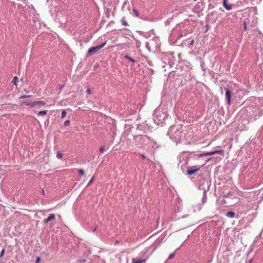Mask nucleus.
<instances>
[{
  "label": "nucleus",
  "instance_id": "nucleus-1",
  "mask_svg": "<svg viewBox=\"0 0 263 263\" xmlns=\"http://www.w3.org/2000/svg\"><path fill=\"white\" fill-rule=\"evenodd\" d=\"M153 115L155 123L161 126L165 124V121L168 117L165 109H157L155 110Z\"/></svg>",
  "mask_w": 263,
  "mask_h": 263
},
{
  "label": "nucleus",
  "instance_id": "nucleus-2",
  "mask_svg": "<svg viewBox=\"0 0 263 263\" xmlns=\"http://www.w3.org/2000/svg\"><path fill=\"white\" fill-rule=\"evenodd\" d=\"M182 133V130L181 125H173L170 127L167 135L173 141L178 143L181 142Z\"/></svg>",
  "mask_w": 263,
  "mask_h": 263
},
{
  "label": "nucleus",
  "instance_id": "nucleus-3",
  "mask_svg": "<svg viewBox=\"0 0 263 263\" xmlns=\"http://www.w3.org/2000/svg\"><path fill=\"white\" fill-rule=\"evenodd\" d=\"M133 140L136 145L144 147L148 145L150 140L149 136L139 134L134 136Z\"/></svg>",
  "mask_w": 263,
  "mask_h": 263
},
{
  "label": "nucleus",
  "instance_id": "nucleus-4",
  "mask_svg": "<svg viewBox=\"0 0 263 263\" xmlns=\"http://www.w3.org/2000/svg\"><path fill=\"white\" fill-rule=\"evenodd\" d=\"M179 160L180 163L179 166L180 167L182 172L185 173L186 170H187V167L190 166L188 165L189 158L187 156H182L179 158Z\"/></svg>",
  "mask_w": 263,
  "mask_h": 263
},
{
  "label": "nucleus",
  "instance_id": "nucleus-5",
  "mask_svg": "<svg viewBox=\"0 0 263 263\" xmlns=\"http://www.w3.org/2000/svg\"><path fill=\"white\" fill-rule=\"evenodd\" d=\"M210 185V181L208 179L203 178L200 182L198 189L202 190L204 192H206L209 190Z\"/></svg>",
  "mask_w": 263,
  "mask_h": 263
},
{
  "label": "nucleus",
  "instance_id": "nucleus-6",
  "mask_svg": "<svg viewBox=\"0 0 263 263\" xmlns=\"http://www.w3.org/2000/svg\"><path fill=\"white\" fill-rule=\"evenodd\" d=\"M107 41H105L103 44L100 45H98L96 46H93L90 48L87 53V57H90L92 55L96 54L101 48L104 47L106 44Z\"/></svg>",
  "mask_w": 263,
  "mask_h": 263
},
{
  "label": "nucleus",
  "instance_id": "nucleus-7",
  "mask_svg": "<svg viewBox=\"0 0 263 263\" xmlns=\"http://www.w3.org/2000/svg\"><path fill=\"white\" fill-rule=\"evenodd\" d=\"M201 168V166L195 165L192 166H188L187 170H186L185 173L187 175L191 176L195 174Z\"/></svg>",
  "mask_w": 263,
  "mask_h": 263
},
{
  "label": "nucleus",
  "instance_id": "nucleus-8",
  "mask_svg": "<svg viewBox=\"0 0 263 263\" xmlns=\"http://www.w3.org/2000/svg\"><path fill=\"white\" fill-rule=\"evenodd\" d=\"M164 237L162 236L158 237L157 240L150 246V248L153 250H155L160 244L162 242L164 239Z\"/></svg>",
  "mask_w": 263,
  "mask_h": 263
},
{
  "label": "nucleus",
  "instance_id": "nucleus-9",
  "mask_svg": "<svg viewBox=\"0 0 263 263\" xmlns=\"http://www.w3.org/2000/svg\"><path fill=\"white\" fill-rule=\"evenodd\" d=\"M226 90V98L229 105L231 104V98H232V91L230 90L229 86L224 88Z\"/></svg>",
  "mask_w": 263,
  "mask_h": 263
},
{
  "label": "nucleus",
  "instance_id": "nucleus-10",
  "mask_svg": "<svg viewBox=\"0 0 263 263\" xmlns=\"http://www.w3.org/2000/svg\"><path fill=\"white\" fill-rule=\"evenodd\" d=\"M222 153H223V151L221 150V149H220V150H216V151H212V152L198 154L197 155V156H198V157H203V156H210V155H214V154H215Z\"/></svg>",
  "mask_w": 263,
  "mask_h": 263
},
{
  "label": "nucleus",
  "instance_id": "nucleus-11",
  "mask_svg": "<svg viewBox=\"0 0 263 263\" xmlns=\"http://www.w3.org/2000/svg\"><path fill=\"white\" fill-rule=\"evenodd\" d=\"M149 141L148 142L147 146L148 148L155 149L158 147V144L156 141L149 137Z\"/></svg>",
  "mask_w": 263,
  "mask_h": 263
},
{
  "label": "nucleus",
  "instance_id": "nucleus-12",
  "mask_svg": "<svg viewBox=\"0 0 263 263\" xmlns=\"http://www.w3.org/2000/svg\"><path fill=\"white\" fill-rule=\"evenodd\" d=\"M223 6L228 11L232 10L233 8L236 7L235 4H231L228 3L227 0H223Z\"/></svg>",
  "mask_w": 263,
  "mask_h": 263
},
{
  "label": "nucleus",
  "instance_id": "nucleus-13",
  "mask_svg": "<svg viewBox=\"0 0 263 263\" xmlns=\"http://www.w3.org/2000/svg\"><path fill=\"white\" fill-rule=\"evenodd\" d=\"M55 218V215L53 214H50L47 219L43 221L44 224L47 223L48 222L54 220Z\"/></svg>",
  "mask_w": 263,
  "mask_h": 263
},
{
  "label": "nucleus",
  "instance_id": "nucleus-14",
  "mask_svg": "<svg viewBox=\"0 0 263 263\" xmlns=\"http://www.w3.org/2000/svg\"><path fill=\"white\" fill-rule=\"evenodd\" d=\"M184 44L186 46H188L189 47H191L193 46L194 44V40L193 39H188L185 40L184 42Z\"/></svg>",
  "mask_w": 263,
  "mask_h": 263
},
{
  "label": "nucleus",
  "instance_id": "nucleus-15",
  "mask_svg": "<svg viewBox=\"0 0 263 263\" xmlns=\"http://www.w3.org/2000/svg\"><path fill=\"white\" fill-rule=\"evenodd\" d=\"M136 129L145 133L147 128L145 125L138 124L136 127Z\"/></svg>",
  "mask_w": 263,
  "mask_h": 263
},
{
  "label": "nucleus",
  "instance_id": "nucleus-16",
  "mask_svg": "<svg viewBox=\"0 0 263 263\" xmlns=\"http://www.w3.org/2000/svg\"><path fill=\"white\" fill-rule=\"evenodd\" d=\"M34 106H37V105H40V106H45L46 104V103L44 101H32V104Z\"/></svg>",
  "mask_w": 263,
  "mask_h": 263
},
{
  "label": "nucleus",
  "instance_id": "nucleus-17",
  "mask_svg": "<svg viewBox=\"0 0 263 263\" xmlns=\"http://www.w3.org/2000/svg\"><path fill=\"white\" fill-rule=\"evenodd\" d=\"M262 114V112L261 110L258 111V113L255 115L253 117H252L251 120H253V121H255L258 118H259L261 115Z\"/></svg>",
  "mask_w": 263,
  "mask_h": 263
},
{
  "label": "nucleus",
  "instance_id": "nucleus-18",
  "mask_svg": "<svg viewBox=\"0 0 263 263\" xmlns=\"http://www.w3.org/2000/svg\"><path fill=\"white\" fill-rule=\"evenodd\" d=\"M124 58L129 60V61L132 62V63H136L138 61V60H135L132 58H131L130 57H129L128 55H125L124 56Z\"/></svg>",
  "mask_w": 263,
  "mask_h": 263
},
{
  "label": "nucleus",
  "instance_id": "nucleus-19",
  "mask_svg": "<svg viewBox=\"0 0 263 263\" xmlns=\"http://www.w3.org/2000/svg\"><path fill=\"white\" fill-rule=\"evenodd\" d=\"M235 215V213L232 211L228 212L226 214V216L229 218H234Z\"/></svg>",
  "mask_w": 263,
  "mask_h": 263
},
{
  "label": "nucleus",
  "instance_id": "nucleus-20",
  "mask_svg": "<svg viewBox=\"0 0 263 263\" xmlns=\"http://www.w3.org/2000/svg\"><path fill=\"white\" fill-rule=\"evenodd\" d=\"M145 261V259H138V260H135V259H133V262L132 263H143V262H144Z\"/></svg>",
  "mask_w": 263,
  "mask_h": 263
},
{
  "label": "nucleus",
  "instance_id": "nucleus-21",
  "mask_svg": "<svg viewBox=\"0 0 263 263\" xmlns=\"http://www.w3.org/2000/svg\"><path fill=\"white\" fill-rule=\"evenodd\" d=\"M134 40L136 42V46L137 48H139L140 46H141V43L140 41H139L138 40L135 39V38H134Z\"/></svg>",
  "mask_w": 263,
  "mask_h": 263
},
{
  "label": "nucleus",
  "instance_id": "nucleus-22",
  "mask_svg": "<svg viewBox=\"0 0 263 263\" xmlns=\"http://www.w3.org/2000/svg\"><path fill=\"white\" fill-rule=\"evenodd\" d=\"M56 157L59 159H61L63 158V154L59 151L57 153Z\"/></svg>",
  "mask_w": 263,
  "mask_h": 263
},
{
  "label": "nucleus",
  "instance_id": "nucleus-23",
  "mask_svg": "<svg viewBox=\"0 0 263 263\" xmlns=\"http://www.w3.org/2000/svg\"><path fill=\"white\" fill-rule=\"evenodd\" d=\"M47 110H41V111H40L39 112H38V116H44V115H45L47 114Z\"/></svg>",
  "mask_w": 263,
  "mask_h": 263
},
{
  "label": "nucleus",
  "instance_id": "nucleus-24",
  "mask_svg": "<svg viewBox=\"0 0 263 263\" xmlns=\"http://www.w3.org/2000/svg\"><path fill=\"white\" fill-rule=\"evenodd\" d=\"M153 43V41H151L149 42H146V47L149 50H150L151 45H152Z\"/></svg>",
  "mask_w": 263,
  "mask_h": 263
},
{
  "label": "nucleus",
  "instance_id": "nucleus-25",
  "mask_svg": "<svg viewBox=\"0 0 263 263\" xmlns=\"http://www.w3.org/2000/svg\"><path fill=\"white\" fill-rule=\"evenodd\" d=\"M121 22L122 23V24L123 25H124V26H128V24L127 23V22L125 20V17H123L121 20Z\"/></svg>",
  "mask_w": 263,
  "mask_h": 263
},
{
  "label": "nucleus",
  "instance_id": "nucleus-26",
  "mask_svg": "<svg viewBox=\"0 0 263 263\" xmlns=\"http://www.w3.org/2000/svg\"><path fill=\"white\" fill-rule=\"evenodd\" d=\"M206 192H203V197H202V202H203V203L206 202V201L207 200V197H206Z\"/></svg>",
  "mask_w": 263,
  "mask_h": 263
},
{
  "label": "nucleus",
  "instance_id": "nucleus-27",
  "mask_svg": "<svg viewBox=\"0 0 263 263\" xmlns=\"http://www.w3.org/2000/svg\"><path fill=\"white\" fill-rule=\"evenodd\" d=\"M133 12L136 16H137V17L139 16V13L137 9H134L133 10Z\"/></svg>",
  "mask_w": 263,
  "mask_h": 263
},
{
  "label": "nucleus",
  "instance_id": "nucleus-28",
  "mask_svg": "<svg viewBox=\"0 0 263 263\" xmlns=\"http://www.w3.org/2000/svg\"><path fill=\"white\" fill-rule=\"evenodd\" d=\"M24 103L25 104H26L27 105H30L31 107H34V105H33L32 104V102H30V101H25L24 102Z\"/></svg>",
  "mask_w": 263,
  "mask_h": 263
},
{
  "label": "nucleus",
  "instance_id": "nucleus-29",
  "mask_svg": "<svg viewBox=\"0 0 263 263\" xmlns=\"http://www.w3.org/2000/svg\"><path fill=\"white\" fill-rule=\"evenodd\" d=\"M247 23L246 22H244L243 23V25H242V30H243V31H246V30H247Z\"/></svg>",
  "mask_w": 263,
  "mask_h": 263
},
{
  "label": "nucleus",
  "instance_id": "nucleus-30",
  "mask_svg": "<svg viewBox=\"0 0 263 263\" xmlns=\"http://www.w3.org/2000/svg\"><path fill=\"white\" fill-rule=\"evenodd\" d=\"M18 80V79L17 77H14L13 78V79L12 81L13 84H14L15 85H16V83H17Z\"/></svg>",
  "mask_w": 263,
  "mask_h": 263
},
{
  "label": "nucleus",
  "instance_id": "nucleus-31",
  "mask_svg": "<svg viewBox=\"0 0 263 263\" xmlns=\"http://www.w3.org/2000/svg\"><path fill=\"white\" fill-rule=\"evenodd\" d=\"M86 261V259L83 258V259H79L77 260L78 263H85Z\"/></svg>",
  "mask_w": 263,
  "mask_h": 263
},
{
  "label": "nucleus",
  "instance_id": "nucleus-32",
  "mask_svg": "<svg viewBox=\"0 0 263 263\" xmlns=\"http://www.w3.org/2000/svg\"><path fill=\"white\" fill-rule=\"evenodd\" d=\"M85 174V172L82 169H79V174L80 176H83Z\"/></svg>",
  "mask_w": 263,
  "mask_h": 263
},
{
  "label": "nucleus",
  "instance_id": "nucleus-33",
  "mask_svg": "<svg viewBox=\"0 0 263 263\" xmlns=\"http://www.w3.org/2000/svg\"><path fill=\"white\" fill-rule=\"evenodd\" d=\"M70 121L69 120H66L64 122V126L66 127L70 125Z\"/></svg>",
  "mask_w": 263,
  "mask_h": 263
},
{
  "label": "nucleus",
  "instance_id": "nucleus-34",
  "mask_svg": "<svg viewBox=\"0 0 263 263\" xmlns=\"http://www.w3.org/2000/svg\"><path fill=\"white\" fill-rule=\"evenodd\" d=\"M66 115V111L65 110H63L62 111L61 118H64L65 117Z\"/></svg>",
  "mask_w": 263,
  "mask_h": 263
},
{
  "label": "nucleus",
  "instance_id": "nucleus-35",
  "mask_svg": "<svg viewBox=\"0 0 263 263\" xmlns=\"http://www.w3.org/2000/svg\"><path fill=\"white\" fill-rule=\"evenodd\" d=\"M94 176L92 177V178H91V179L89 181L88 183H87V186H88L89 185H90L93 182V180H94Z\"/></svg>",
  "mask_w": 263,
  "mask_h": 263
},
{
  "label": "nucleus",
  "instance_id": "nucleus-36",
  "mask_svg": "<svg viewBox=\"0 0 263 263\" xmlns=\"http://www.w3.org/2000/svg\"><path fill=\"white\" fill-rule=\"evenodd\" d=\"M132 128V126L129 124H126L125 125V129H126V130H130V129Z\"/></svg>",
  "mask_w": 263,
  "mask_h": 263
},
{
  "label": "nucleus",
  "instance_id": "nucleus-37",
  "mask_svg": "<svg viewBox=\"0 0 263 263\" xmlns=\"http://www.w3.org/2000/svg\"><path fill=\"white\" fill-rule=\"evenodd\" d=\"M185 63H186V66L189 67L190 68H192V66L191 64L190 63V62H186Z\"/></svg>",
  "mask_w": 263,
  "mask_h": 263
},
{
  "label": "nucleus",
  "instance_id": "nucleus-38",
  "mask_svg": "<svg viewBox=\"0 0 263 263\" xmlns=\"http://www.w3.org/2000/svg\"><path fill=\"white\" fill-rule=\"evenodd\" d=\"M178 39H180L183 36L182 33L180 31H179V32H178Z\"/></svg>",
  "mask_w": 263,
  "mask_h": 263
},
{
  "label": "nucleus",
  "instance_id": "nucleus-39",
  "mask_svg": "<svg viewBox=\"0 0 263 263\" xmlns=\"http://www.w3.org/2000/svg\"><path fill=\"white\" fill-rule=\"evenodd\" d=\"M5 253V250L3 249L0 253V257H2Z\"/></svg>",
  "mask_w": 263,
  "mask_h": 263
},
{
  "label": "nucleus",
  "instance_id": "nucleus-40",
  "mask_svg": "<svg viewBox=\"0 0 263 263\" xmlns=\"http://www.w3.org/2000/svg\"><path fill=\"white\" fill-rule=\"evenodd\" d=\"M30 97V95H22L20 97V98H29Z\"/></svg>",
  "mask_w": 263,
  "mask_h": 263
},
{
  "label": "nucleus",
  "instance_id": "nucleus-41",
  "mask_svg": "<svg viewBox=\"0 0 263 263\" xmlns=\"http://www.w3.org/2000/svg\"><path fill=\"white\" fill-rule=\"evenodd\" d=\"M174 253H172V254H170V255L168 257V259H172L174 257Z\"/></svg>",
  "mask_w": 263,
  "mask_h": 263
},
{
  "label": "nucleus",
  "instance_id": "nucleus-42",
  "mask_svg": "<svg viewBox=\"0 0 263 263\" xmlns=\"http://www.w3.org/2000/svg\"><path fill=\"white\" fill-rule=\"evenodd\" d=\"M104 147L103 146H102L100 148L99 151H100V153H103L104 152Z\"/></svg>",
  "mask_w": 263,
  "mask_h": 263
},
{
  "label": "nucleus",
  "instance_id": "nucleus-43",
  "mask_svg": "<svg viewBox=\"0 0 263 263\" xmlns=\"http://www.w3.org/2000/svg\"><path fill=\"white\" fill-rule=\"evenodd\" d=\"M86 93H87V95H89L91 93V90L89 88H88L86 91Z\"/></svg>",
  "mask_w": 263,
  "mask_h": 263
},
{
  "label": "nucleus",
  "instance_id": "nucleus-44",
  "mask_svg": "<svg viewBox=\"0 0 263 263\" xmlns=\"http://www.w3.org/2000/svg\"><path fill=\"white\" fill-rule=\"evenodd\" d=\"M140 155L143 159L145 158V156L144 154H143V153L141 154H140Z\"/></svg>",
  "mask_w": 263,
  "mask_h": 263
},
{
  "label": "nucleus",
  "instance_id": "nucleus-45",
  "mask_svg": "<svg viewBox=\"0 0 263 263\" xmlns=\"http://www.w3.org/2000/svg\"><path fill=\"white\" fill-rule=\"evenodd\" d=\"M126 3H127V2H126V1H125V2H124V3H123V6H122V9H123V8H124V6L126 5Z\"/></svg>",
  "mask_w": 263,
  "mask_h": 263
},
{
  "label": "nucleus",
  "instance_id": "nucleus-46",
  "mask_svg": "<svg viewBox=\"0 0 263 263\" xmlns=\"http://www.w3.org/2000/svg\"><path fill=\"white\" fill-rule=\"evenodd\" d=\"M237 5L239 6V5H241V4H242V3H241V1H238V2H237Z\"/></svg>",
  "mask_w": 263,
  "mask_h": 263
},
{
  "label": "nucleus",
  "instance_id": "nucleus-47",
  "mask_svg": "<svg viewBox=\"0 0 263 263\" xmlns=\"http://www.w3.org/2000/svg\"><path fill=\"white\" fill-rule=\"evenodd\" d=\"M97 229V226H96L94 229L92 230V232H95Z\"/></svg>",
  "mask_w": 263,
  "mask_h": 263
},
{
  "label": "nucleus",
  "instance_id": "nucleus-48",
  "mask_svg": "<svg viewBox=\"0 0 263 263\" xmlns=\"http://www.w3.org/2000/svg\"><path fill=\"white\" fill-rule=\"evenodd\" d=\"M64 86L63 85H61L59 87L60 89H62L64 87Z\"/></svg>",
  "mask_w": 263,
  "mask_h": 263
},
{
  "label": "nucleus",
  "instance_id": "nucleus-49",
  "mask_svg": "<svg viewBox=\"0 0 263 263\" xmlns=\"http://www.w3.org/2000/svg\"><path fill=\"white\" fill-rule=\"evenodd\" d=\"M252 259H249V260H248L247 261H246V263H251L252 262Z\"/></svg>",
  "mask_w": 263,
  "mask_h": 263
},
{
  "label": "nucleus",
  "instance_id": "nucleus-50",
  "mask_svg": "<svg viewBox=\"0 0 263 263\" xmlns=\"http://www.w3.org/2000/svg\"><path fill=\"white\" fill-rule=\"evenodd\" d=\"M40 260V258H37L36 260V263H39Z\"/></svg>",
  "mask_w": 263,
  "mask_h": 263
},
{
  "label": "nucleus",
  "instance_id": "nucleus-51",
  "mask_svg": "<svg viewBox=\"0 0 263 263\" xmlns=\"http://www.w3.org/2000/svg\"><path fill=\"white\" fill-rule=\"evenodd\" d=\"M203 71H205V68L203 67L202 64L201 65Z\"/></svg>",
  "mask_w": 263,
  "mask_h": 263
},
{
  "label": "nucleus",
  "instance_id": "nucleus-52",
  "mask_svg": "<svg viewBox=\"0 0 263 263\" xmlns=\"http://www.w3.org/2000/svg\"><path fill=\"white\" fill-rule=\"evenodd\" d=\"M159 219H160V218H159V217H158V219H157V223H158V222H159Z\"/></svg>",
  "mask_w": 263,
  "mask_h": 263
},
{
  "label": "nucleus",
  "instance_id": "nucleus-53",
  "mask_svg": "<svg viewBox=\"0 0 263 263\" xmlns=\"http://www.w3.org/2000/svg\"><path fill=\"white\" fill-rule=\"evenodd\" d=\"M44 193H45L44 191V190H42V194H44Z\"/></svg>",
  "mask_w": 263,
  "mask_h": 263
},
{
  "label": "nucleus",
  "instance_id": "nucleus-54",
  "mask_svg": "<svg viewBox=\"0 0 263 263\" xmlns=\"http://www.w3.org/2000/svg\"><path fill=\"white\" fill-rule=\"evenodd\" d=\"M151 70L152 71V72H154V70H153V69H151Z\"/></svg>",
  "mask_w": 263,
  "mask_h": 263
},
{
  "label": "nucleus",
  "instance_id": "nucleus-55",
  "mask_svg": "<svg viewBox=\"0 0 263 263\" xmlns=\"http://www.w3.org/2000/svg\"><path fill=\"white\" fill-rule=\"evenodd\" d=\"M221 93H223V92H222V88H221Z\"/></svg>",
  "mask_w": 263,
  "mask_h": 263
},
{
  "label": "nucleus",
  "instance_id": "nucleus-56",
  "mask_svg": "<svg viewBox=\"0 0 263 263\" xmlns=\"http://www.w3.org/2000/svg\"><path fill=\"white\" fill-rule=\"evenodd\" d=\"M194 1H196L197 0H193Z\"/></svg>",
  "mask_w": 263,
  "mask_h": 263
},
{
  "label": "nucleus",
  "instance_id": "nucleus-57",
  "mask_svg": "<svg viewBox=\"0 0 263 263\" xmlns=\"http://www.w3.org/2000/svg\"><path fill=\"white\" fill-rule=\"evenodd\" d=\"M209 263H210V262Z\"/></svg>",
  "mask_w": 263,
  "mask_h": 263
}]
</instances>
